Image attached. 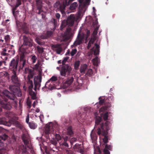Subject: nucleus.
<instances>
[{"instance_id":"nucleus-1","label":"nucleus","mask_w":154,"mask_h":154,"mask_svg":"<svg viewBox=\"0 0 154 154\" xmlns=\"http://www.w3.org/2000/svg\"><path fill=\"white\" fill-rule=\"evenodd\" d=\"M103 118L105 122L101 123L98 127L97 130V134L100 136V138L103 139V144L105 145L102 152L99 148L96 149L94 150V154H110L109 150L111 151L112 149V146L106 144L108 142V131L110 129L111 126L110 122L106 121L108 117V112H106L103 114Z\"/></svg>"},{"instance_id":"nucleus-2","label":"nucleus","mask_w":154,"mask_h":154,"mask_svg":"<svg viewBox=\"0 0 154 154\" xmlns=\"http://www.w3.org/2000/svg\"><path fill=\"white\" fill-rule=\"evenodd\" d=\"M19 86H17L15 85H10L9 89L11 92H9L7 90H5L3 92L2 94L11 100L12 102L15 103L16 102L15 95H16L19 97L22 96V93L19 87Z\"/></svg>"},{"instance_id":"nucleus-3","label":"nucleus","mask_w":154,"mask_h":154,"mask_svg":"<svg viewBox=\"0 0 154 154\" xmlns=\"http://www.w3.org/2000/svg\"><path fill=\"white\" fill-rule=\"evenodd\" d=\"M6 116L9 119V121L8 122H4L3 123H2V124L8 126H10L13 124L20 129H22V126L17 121V118L14 117L13 112H8L6 114Z\"/></svg>"},{"instance_id":"nucleus-4","label":"nucleus","mask_w":154,"mask_h":154,"mask_svg":"<svg viewBox=\"0 0 154 154\" xmlns=\"http://www.w3.org/2000/svg\"><path fill=\"white\" fill-rule=\"evenodd\" d=\"M76 20L75 16L72 14H71L68 17L67 20H64L62 21L60 28L61 30H62L63 29L67 26H72L74 23V22Z\"/></svg>"},{"instance_id":"nucleus-5","label":"nucleus","mask_w":154,"mask_h":154,"mask_svg":"<svg viewBox=\"0 0 154 154\" xmlns=\"http://www.w3.org/2000/svg\"><path fill=\"white\" fill-rule=\"evenodd\" d=\"M23 43L20 48V50L27 49L33 46V40L29 37L24 35L23 36Z\"/></svg>"},{"instance_id":"nucleus-6","label":"nucleus","mask_w":154,"mask_h":154,"mask_svg":"<svg viewBox=\"0 0 154 154\" xmlns=\"http://www.w3.org/2000/svg\"><path fill=\"white\" fill-rule=\"evenodd\" d=\"M72 70V68L69 64L62 65L60 71V75L65 77L66 75H69Z\"/></svg>"},{"instance_id":"nucleus-7","label":"nucleus","mask_w":154,"mask_h":154,"mask_svg":"<svg viewBox=\"0 0 154 154\" xmlns=\"http://www.w3.org/2000/svg\"><path fill=\"white\" fill-rule=\"evenodd\" d=\"M25 50L23 51V52L20 54V57L19 59V70L22 69L26 64V60L24 53Z\"/></svg>"},{"instance_id":"nucleus-8","label":"nucleus","mask_w":154,"mask_h":154,"mask_svg":"<svg viewBox=\"0 0 154 154\" xmlns=\"http://www.w3.org/2000/svg\"><path fill=\"white\" fill-rule=\"evenodd\" d=\"M19 62V58L16 59L13 58L11 61L9 66V69L12 72H17V70L18 63Z\"/></svg>"},{"instance_id":"nucleus-9","label":"nucleus","mask_w":154,"mask_h":154,"mask_svg":"<svg viewBox=\"0 0 154 154\" xmlns=\"http://www.w3.org/2000/svg\"><path fill=\"white\" fill-rule=\"evenodd\" d=\"M2 98L3 99L2 102L3 103L1 105L2 107L4 109L7 110H9L11 109L12 107L11 106L9 103V102L8 101L7 102V101L10 100L8 99V97H6V96L5 97V95H4L3 94L2 95Z\"/></svg>"},{"instance_id":"nucleus-10","label":"nucleus","mask_w":154,"mask_h":154,"mask_svg":"<svg viewBox=\"0 0 154 154\" xmlns=\"http://www.w3.org/2000/svg\"><path fill=\"white\" fill-rule=\"evenodd\" d=\"M17 26L20 32L27 33L28 32V28L26 26V24L24 23H17Z\"/></svg>"},{"instance_id":"nucleus-11","label":"nucleus","mask_w":154,"mask_h":154,"mask_svg":"<svg viewBox=\"0 0 154 154\" xmlns=\"http://www.w3.org/2000/svg\"><path fill=\"white\" fill-rule=\"evenodd\" d=\"M84 0H79V14H80L83 11L86 5L89 4L91 0H85V2H83Z\"/></svg>"},{"instance_id":"nucleus-12","label":"nucleus","mask_w":154,"mask_h":154,"mask_svg":"<svg viewBox=\"0 0 154 154\" xmlns=\"http://www.w3.org/2000/svg\"><path fill=\"white\" fill-rule=\"evenodd\" d=\"M29 79V78L28 77V85L29 94L31 96V98L33 100H35L36 98V94L32 90V89L33 88V82L30 81Z\"/></svg>"},{"instance_id":"nucleus-13","label":"nucleus","mask_w":154,"mask_h":154,"mask_svg":"<svg viewBox=\"0 0 154 154\" xmlns=\"http://www.w3.org/2000/svg\"><path fill=\"white\" fill-rule=\"evenodd\" d=\"M58 79L57 77L56 76H52L46 83L45 87L50 89H52L53 86L52 84L54 82L57 80Z\"/></svg>"},{"instance_id":"nucleus-14","label":"nucleus","mask_w":154,"mask_h":154,"mask_svg":"<svg viewBox=\"0 0 154 154\" xmlns=\"http://www.w3.org/2000/svg\"><path fill=\"white\" fill-rule=\"evenodd\" d=\"M13 75L11 77L12 82L17 86L20 85V80L16 74L17 72H12Z\"/></svg>"},{"instance_id":"nucleus-15","label":"nucleus","mask_w":154,"mask_h":154,"mask_svg":"<svg viewBox=\"0 0 154 154\" xmlns=\"http://www.w3.org/2000/svg\"><path fill=\"white\" fill-rule=\"evenodd\" d=\"M84 38V34L82 33L81 34L79 32L78 34L77 38L74 42L73 45L75 46H77L82 44Z\"/></svg>"},{"instance_id":"nucleus-16","label":"nucleus","mask_w":154,"mask_h":154,"mask_svg":"<svg viewBox=\"0 0 154 154\" xmlns=\"http://www.w3.org/2000/svg\"><path fill=\"white\" fill-rule=\"evenodd\" d=\"M74 80V78L71 75L69 76L67 80L63 84V85L65 88L68 87L70 86Z\"/></svg>"},{"instance_id":"nucleus-17","label":"nucleus","mask_w":154,"mask_h":154,"mask_svg":"<svg viewBox=\"0 0 154 154\" xmlns=\"http://www.w3.org/2000/svg\"><path fill=\"white\" fill-rule=\"evenodd\" d=\"M53 128V124L52 123H50L46 125L45 126V131L46 134H49L52 130Z\"/></svg>"},{"instance_id":"nucleus-18","label":"nucleus","mask_w":154,"mask_h":154,"mask_svg":"<svg viewBox=\"0 0 154 154\" xmlns=\"http://www.w3.org/2000/svg\"><path fill=\"white\" fill-rule=\"evenodd\" d=\"M52 47L55 49V51L58 54H60L62 51V48L59 45H53Z\"/></svg>"},{"instance_id":"nucleus-19","label":"nucleus","mask_w":154,"mask_h":154,"mask_svg":"<svg viewBox=\"0 0 154 154\" xmlns=\"http://www.w3.org/2000/svg\"><path fill=\"white\" fill-rule=\"evenodd\" d=\"M95 119V127L99 125L100 123L101 122L102 119L100 116H98V114L97 113H95L94 114Z\"/></svg>"},{"instance_id":"nucleus-20","label":"nucleus","mask_w":154,"mask_h":154,"mask_svg":"<svg viewBox=\"0 0 154 154\" xmlns=\"http://www.w3.org/2000/svg\"><path fill=\"white\" fill-rule=\"evenodd\" d=\"M94 45L96 47L95 48H94V47H93L91 49V50L94 52V55H97L99 54L100 47L99 45L96 43Z\"/></svg>"},{"instance_id":"nucleus-21","label":"nucleus","mask_w":154,"mask_h":154,"mask_svg":"<svg viewBox=\"0 0 154 154\" xmlns=\"http://www.w3.org/2000/svg\"><path fill=\"white\" fill-rule=\"evenodd\" d=\"M19 153L21 152L22 154L26 153L28 152L26 147L23 145H21L19 146L18 148Z\"/></svg>"},{"instance_id":"nucleus-22","label":"nucleus","mask_w":154,"mask_h":154,"mask_svg":"<svg viewBox=\"0 0 154 154\" xmlns=\"http://www.w3.org/2000/svg\"><path fill=\"white\" fill-rule=\"evenodd\" d=\"M111 105L109 103L105 104L104 106L100 108V112H104L106 110H109Z\"/></svg>"},{"instance_id":"nucleus-23","label":"nucleus","mask_w":154,"mask_h":154,"mask_svg":"<svg viewBox=\"0 0 154 154\" xmlns=\"http://www.w3.org/2000/svg\"><path fill=\"white\" fill-rule=\"evenodd\" d=\"M22 139L23 142L25 145H27L29 144V139L28 137L24 134L22 137Z\"/></svg>"},{"instance_id":"nucleus-24","label":"nucleus","mask_w":154,"mask_h":154,"mask_svg":"<svg viewBox=\"0 0 154 154\" xmlns=\"http://www.w3.org/2000/svg\"><path fill=\"white\" fill-rule=\"evenodd\" d=\"M71 30V28L69 27L67 28L66 32L64 34V36L67 39H68L69 38L70 35Z\"/></svg>"},{"instance_id":"nucleus-25","label":"nucleus","mask_w":154,"mask_h":154,"mask_svg":"<svg viewBox=\"0 0 154 154\" xmlns=\"http://www.w3.org/2000/svg\"><path fill=\"white\" fill-rule=\"evenodd\" d=\"M67 134L73 137L74 136V133L72 130V126H69L68 127L67 129Z\"/></svg>"},{"instance_id":"nucleus-26","label":"nucleus","mask_w":154,"mask_h":154,"mask_svg":"<svg viewBox=\"0 0 154 154\" xmlns=\"http://www.w3.org/2000/svg\"><path fill=\"white\" fill-rule=\"evenodd\" d=\"M60 3L59 1H57L54 4V7L55 8H59L61 10H63L65 9L63 8V4L62 5H60Z\"/></svg>"},{"instance_id":"nucleus-27","label":"nucleus","mask_w":154,"mask_h":154,"mask_svg":"<svg viewBox=\"0 0 154 154\" xmlns=\"http://www.w3.org/2000/svg\"><path fill=\"white\" fill-rule=\"evenodd\" d=\"M87 68L86 64H84L81 65L80 68V72L81 73H84Z\"/></svg>"},{"instance_id":"nucleus-28","label":"nucleus","mask_w":154,"mask_h":154,"mask_svg":"<svg viewBox=\"0 0 154 154\" xmlns=\"http://www.w3.org/2000/svg\"><path fill=\"white\" fill-rule=\"evenodd\" d=\"M29 125L30 128L32 129H35L37 127V125L33 122H30L29 123Z\"/></svg>"},{"instance_id":"nucleus-29","label":"nucleus","mask_w":154,"mask_h":154,"mask_svg":"<svg viewBox=\"0 0 154 154\" xmlns=\"http://www.w3.org/2000/svg\"><path fill=\"white\" fill-rule=\"evenodd\" d=\"M39 82H34V85H35V87L34 88V90L35 91H36V89L38 88V89H39V87H40L41 85L40 84V82H41V79H40L39 80Z\"/></svg>"},{"instance_id":"nucleus-30","label":"nucleus","mask_w":154,"mask_h":154,"mask_svg":"<svg viewBox=\"0 0 154 154\" xmlns=\"http://www.w3.org/2000/svg\"><path fill=\"white\" fill-rule=\"evenodd\" d=\"M44 48L39 46H37L36 47V49L39 54H42L44 52Z\"/></svg>"},{"instance_id":"nucleus-31","label":"nucleus","mask_w":154,"mask_h":154,"mask_svg":"<svg viewBox=\"0 0 154 154\" xmlns=\"http://www.w3.org/2000/svg\"><path fill=\"white\" fill-rule=\"evenodd\" d=\"M80 64V61H75L74 64V69L76 70H78L79 69Z\"/></svg>"},{"instance_id":"nucleus-32","label":"nucleus","mask_w":154,"mask_h":154,"mask_svg":"<svg viewBox=\"0 0 154 154\" xmlns=\"http://www.w3.org/2000/svg\"><path fill=\"white\" fill-rule=\"evenodd\" d=\"M51 21L53 23L54 27L53 29V30H54L57 26V20L54 18H52L51 19Z\"/></svg>"},{"instance_id":"nucleus-33","label":"nucleus","mask_w":154,"mask_h":154,"mask_svg":"<svg viewBox=\"0 0 154 154\" xmlns=\"http://www.w3.org/2000/svg\"><path fill=\"white\" fill-rule=\"evenodd\" d=\"M30 57H31V60L32 61V63L33 64L35 63L37 59V58L36 56L34 55H32Z\"/></svg>"},{"instance_id":"nucleus-34","label":"nucleus","mask_w":154,"mask_h":154,"mask_svg":"<svg viewBox=\"0 0 154 154\" xmlns=\"http://www.w3.org/2000/svg\"><path fill=\"white\" fill-rule=\"evenodd\" d=\"M78 6V4L76 2H74L71 4L70 6L71 9L74 10Z\"/></svg>"},{"instance_id":"nucleus-35","label":"nucleus","mask_w":154,"mask_h":154,"mask_svg":"<svg viewBox=\"0 0 154 154\" xmlns=\"http://www.w3.org/2000/svg\"><path fill=\"white\" fill-rule=\"evenodd\" d=\"M8 136L5 134H3L0 136V139L1 140H3L4 141L5 140L8 139Z\"/></svg>"},{"instance_id":"nucleus-36","label":"nucleus","mask_w":154,"mask_h":154,"mask_svg":"<svg viewBox=\"0 0 154 154\" xmlns=\"http://www.w3.org/2000/svg\"><path fill=\"white\" fill-rule=\"evenodd\" d=\"M93 64L94 65L97 66L98 63L99 58L97 57H96L93 60Z\"/></svg>"},{"instance_id":"nucleus-37","label":"nucleus","mask_w":154,"mask_h":154,"mask_svg":"<svg viewBox=\"0 0 154 154\" xmlns=\"http://www.w3.org/2000/svg\"><path fill=\"white\" fill-rule=\"evenodd\" d=\"M93 73V72L92 70L91 69H89L87 71L86 75L89 76H91Z\"/></svg>"},{"instance_id":"nucleus-38","label":"nucleus","mask_w":154,"mask_h":154,"mask_svg":"<svg viewBox=\"0 0 154 154\" xmlns=\"http://www.w3.org/2000/svg\"><path fill=\"white\" fill-rule=\"evenodd\" d=\"M77 52V50L76 48L72 49L71 51L70 54L71 56L73 57L76 54Z\"/></svg>"},{"instance_id":"nucleus-39","label":"nucleus","mask_w":154,"mask_h":154,"mask_svg":"<svg viewBox=\"0 0 154 154\" xmlns=\"http://www.w3.org/2000/svg\"><path fill=\"white\" fill-rule=\"evenodd\" d=\"M42 3H36V9H42Z\"/></svg>"},{"instance_id":"nucleus-40","label":"nucleus","mask_w":154,"mask_h":154,"mask_svg":"<svg viewBox=\"0 0 154 154\" xmlns=\"http://www.w3.org/2000/svg\"><path fill=\"white\" fill-rule=\"evenodd\" d=\"M36 42L39 45H42L44 44V42H41L40 40L38 38H36L35 39Z\"/></svg>"},{"instance_id":"nucleus-41","label":"nucleus","mask_w":154,"mask_h":154,"mask_svg":"<svg viewBox=\"0 0 154 154\" xmlns=\"http://www.w3.org/2000/svg\"><path fill=\"white\" fill-rule=\"evenodd\" d=\"M69 58V57H64L63 58V60L62 61V65H64L66 64H65V63L67 62V60H68Z\"/></svg>"},{"instance_id":"nucleus-42","label":"nucleus","mask_w":154,"mask_h":154,"mask_svg":"<svg viewBox=\"0 0 154 154\" xmlns=\"http://www.w3.org/2000/svg\"><path fill=\"white\" fill-rule=\"evenodd\" d=\"M55 137L57 141H59L61 139V137L59 134H56L55 135Z\"/></svg>"},{"instance_id":"nucleus-43","label":"nucleus","mask_w":154,"mask_h":154,"mask_svg":"<svg viewBox=\"0 0 154 154\" xmlns=\"http://www.w3.org/2000/svg\"><path fill=\"white\" fill-rule=\"evenodd\" d=\"M77 140V139L75 137H72L71 139L69 141H70V143L71 145H73L74 142L76 141Z\"/></svg>"},{"instance_id":"nucleus-44","label":"nucleus","mask_w":154,"mask_h":154,"mask_svg":"<svg viewBox=\"0 0 154 154\" xmlns=\"http://www.w3.org/2000/svg\"><path fill=\"white\" fill-rule=\"evenodd\" d=\"M53 34V32L51 31H47L46 35L48 38L51 36Z\"/></svg>"},{"instance_id":"nucleus-45","label":"nucleus","mask_w":154,"mask_h":154,"mask_svg":"<svg viewBox=\"0 0 154 154\" xmlns=\"http://www.w3.org/2000/svg\"><path fill=\"white\" fill-rule=\"evenodd\" d=\"M36 10H38V12H37L36 11V13L39 14H41L42 18H43L44 14H41L42 12H43V10H42V9H36Z\"/></svg>"},{"instance_id":"nucleus-46","label":"nucleus","mask_w":154,"mask_h":154,"mask_svg":"<svg viewBox=\"0 0 154 154\" xmlns=\"http://www.w3.org/2000/svg\"><path fill=\"white\" fill-rule=\"evenodd\" d=\"M40 64V62L39 60L38 61L37 63L35 65V69H38V67Z\"/></svg>"},{"instance_id":"nucleus-47","label":"nucleus","mask_w":154,"mask_h":154,"mask_svg":"<svg viewBox=\"0 0 154 154\" xmlns=\"http://www.w3.org/2000/svg\"><path fill=\"white\" fill-rule=\"evenodd\" d=\"M99 104L100 105H103L104 103H105V101L104 99H101L100 98H99Z\"/></svg>"},{"instance_id":"nucleus-48","label":"nucleus","mask_w":154,"mask_h":154,"mask_svg":"<svg viewBox=\"0 0 154 154\" xmlns=\"http://www.w3.org/2000/svg\"><path fill=\"white\" fill-rule=\"evenodd\" d=\"M51 142L52 144L56 146L57 143V141L54 139L51 140Z\"/></svg>"},{"instance_id":"nucleus-49","label":"nucleus","mask_w":154,"mask_h":154,"mask_svg":"<svg viewBox=\"0 0 154 154\" xmlns=\"http://www.w3.org/2000/svg\"><path fill=\"white\" fill-rule=\"evenodd\" d=\"M60 145L62 146H64L66 147H69V146L68 143H67V142H63L61 143L60 144Z\"/></svg>"},{"instance_id":"nucleus-50","label":"nucleus","mask_w":154,"mask_h":154,"mask_svg":"<svg viewBox=\"0 0 154 154\" xmlns=\"http://www.w3.org/2000/svg\"><path fill=\"white\" fill-rule=\"evenodd\" d=\"M21 0H17L16 2V7H18L20 5H21Z\"/></svg>"},{"instance_id":"nucleus-51","label":"nucleus","mask_w":154,"mask_h":154,"mask_svg":"<svg viewBox=\"0 0 154 154\" xmlns=\"http://www.w3.org/2000/svg\"><path fill=\"white\" fill-rule=\"evenodd\" d=\"M29 115L28 114L26 117V123L29 124Z\"/></svg>"},{"instance_id":"nucleus-52","label":"nucleus","mask_w":154,"mask_h":154,"mask_svg":"<svg viewBox=\"0 0 154 154\" xmlns=\"http://www.w3.org/2000/svg\"><path fill=\"white\" fill-rule=\"evenodd\" d=\"M28 77H29V79H30V81H32V80H31V79H32L33 77V75H28V77H27L28 84V81H29Z\"/></svg>"},{"instance_id":"nucleus-53","label":"nucleus","mask_w":154,"mask_h":154,"mask_svg":"<svg viewBox=\"0 0 154 154\" xmlns=\"http://www.w3.org/2000/svg\"><path fill=\"white\" fill-rule=\"evenodd\" d=\"M5 39L6 42L9 41L10 39V36L9 35H7L5 36Z\"/></svg>"},{"instance_id":"nucleus-54","label":"nucleus","mask_w":154,"mask_h":154,"mask_svg":"<svg viewBox=\"0 0 154 154\" xmlns=\"http://www.w3.org/2000/svg\"><path fill=\"white\" fill-rule=\"evenodd\" d=\"M79 152L81 154H84V149L83 148H80L79 149Z\"/></svg>"},{"instance_id":"nucleus-55","label":"nucleus","mask_w":154,"mask_h":154,"mask_svg":"<svg viewBox=\"0 0 154 154\" xmlns=\"http://www.w3.org/2000/svg\"><path fill=\"white\" fill-rule=\"evenodd\" d=\"M91 38L92 39H93V41L94 42L96 39V36L92 35L91 36Z\"/></svg>"},{"instance_id":"nucleus-56","label":"nucleus","mask_w":154,"mask_h":154,"mask_svg":"<svg viewBox=\"0 0 154 154\" xmlns=\"http://www.w3.org/2000/svg\"><path fill=\"white\" fill-rule=\"evenodd\" d=\"M63 139L64 140V142H66L68 140V137L67 136H66L64 137H63Z\"/></svg>"},{"instance_id":"nucleus-57","label":"nucleus","mask_w":154,"mask_h":154,"mask_svg":"<svg viewBox=\"0 0 154 154\" xmlns=\"http://www.w3.org/2000/svg\"><path fill=\"white\" fill-rule=\"evenodd\" d=\"M97 33V31L94 29V30L93 31V32L92 35L96 36Z\"/></svg>"},{"instance_id":"nucleus-58","label":"nucleus","mask_w":154,"mask_h":154,"mask_svg":"<svg viewBox=\"0 0 154 154\" xmlns=\"http://www.w3.org/2000/svg\"><path fill=\"white\" fill-rule=\"evenodd\" d=\"M27 103L28 106L30 107H31V102L29 100H27Z\"/></svg>"},{"instance_id":"nucleus-59","label":"nucleus","mask_w":154,"mask_h":154,"mask_svg":"<svg viewBox=\"0 0 154 154\" xmlns=\"http://www.w3.org/2000/svg\"><path fill=\"white\" fill-rule=\"evenodd\" d=\"M6 62L5 61L1 60L0 61V67L1 66L3 63H5Z\"/></svg>"},{"instance_id":"nucleus-60","label":"nucleus","mask_w":154,"mask_h":154,"mask_svg":"<svg viewBox=\"0 0 154 154\" xmlns=\"http://www.w3.org/2000/svg\"><path fill=\"white\" fill-rule=\"evenodd\" d=\"M71 51L69 49L67 51L66 54V55H70V53Z\"/></svg>"},{"instance_id":"nucleus-61","label":"nucleus","mask_w":154,"mask_h":154,"mask_svg":"<svg viewBox=\"0 0 154 154\" xmlns=\"http://www.w3.org/2000/svg\"><path fill=\"white\" fill-rule=\"evenodd\" d=\"M60 15L59 13H57L56 14V17L58 19H59L60 17Z\"/></svg>"},{"instance_id":"nucleus-62","label":"nucleus","mask_w":154,"mask_h":154,"mask_svg":"<svg viewBox=\"0 0 154 154\" xmlns=\"http://www.w3.org/2000/svg\"><path fill=\"white\" fill-rule=\"evenodd\" d=\"M42 38L43 39H46L48 38V37L46 35H42L41 36Z\"/></svg>"},{"instance_id":"nucleus-63","label":"nucleus","mask_w":154,"mask_h":154,"mask_svg":"<svg viewBox=\"0 0 154 154\" xmlns=\"http://www.w3.org/2000/svg\"><path fill=\"white\" fill-rule=\"evenodd\" d=\"M5 150L4 149H0V154H2L3 152H5Z\"/></svg>"},{"instance_id":"nucleus-64","label":"nucleus","mask_w":154,"mask_h":154,"mask_svg":"<svg viewBox=\"0 0 154 154\" xmlns=\"http://www.w3.org/2000/svg\"><path fill=\"white\" fill-rule=\"evenodd\" d=\"M86 34L87 37L89 36L90 34V31L89 30H88L87 31Z\"/></svg>"}]
</instances>
